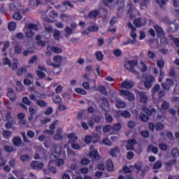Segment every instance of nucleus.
Instances as JSON below:
<instances>
[{"label":"nucleus","mask_w":179,"mask_h":179,"mask_svg":"<svg viewBox=\"0 0 179 179\" xmlns=\"http://www.w3.org/2000/svg\"><path fill=\"white\" fill-rule=\"evenodd\" d=\"M50 159L52 163H55L57 167H61L65 164L66 154L62 151V146L57 145L50 150Z\"/></svg>","instance_id":"1"},{"label":"nucleus","mask_w":179,"mask_h":179,"mask_svg":"<svg viewBox=\"0 0 179 179\" xmlns=\"http://www.w3.org/2000/svg\"><path fill=\"white\" fill-rule=\"evenodd\" d=\"M62 59H64V57L61 55H56L53 57V62L55 63L51 64V65L55 68L53 69L54 75H58V73L62 72V69L60 68L61 65H62Z\"/></svg>","instance_id":"2"},{"label":"nucleus","mask_w":179,"mask_h":179,"mask_svg":"<svg viewBox=\"0 0 179 179\" xmlns=\"http://www.w3.org/2000/svg\"><path fill=\"white\" fill-rule=\"evenodd\" d=\"M136 66H138V60H129L124 62V68L139 78V72L135 70Z\"/></svg>","instance_id":"3"},{"label":"nucleus","mask_w":179,"mask_h":179,"mask_svg":"<svg viewBox=\"0 0 179 179\" xmlns=\"http://www.w3.org/2000/svg\"><path fill=\"white\" fill-rule=\"evenodd\" d=\"M1 116L5 120V121L8 122L6 124V128H7V129H10L12 125L16 124V121H15V120H13V118L12 117L10 112H8V110H3V112H1Z\"/></svg>","instance_id":"4"},{"label":"nucleus","mask_w":179,"mask_h":179,"mask_svg":"<svg viewBox=\"0 0 179 179\" xmlns=\"http://www.w3.org/2000/svg\"><path fill=\"white\" fill-rule=\"evenodd\" d=\"M37 30H38V27L35 24H28L25 27L24 31L27 37H33Z\"/></svg>","instance_id":"5"},{"label":"nucleus","mask_w":179,"mask_h":179,"mask_svg":"<svg viewBox=\"0 0 179 179\" xmlns=\"http://www.w3.org/2000/svg\"><path fill=\"white\" fill-rule=\"evenodd\" d=\"M143 113H141L139 115V117L141 121H143V122H146L149 121V116L152 115L153 113H156V109H152L151 110H150L149 109H148V108H143Z\"/></svg>","instance_id":"6"},{"label":"nucleus","mask_w":179,"mask_h":179,"mask_svg":"<svg viewBox=\"0 0 179 179\" xmlns=\"http://www.w3.org/2000/svg\"><path fill=\"white\" fill-rule=\"evenodd\" d=\"M119 92L120 96H122V97H126L127 100H129V101H134L135 100V94L129 90H120Z\"/></svg>","instance_id":"7"},{"label":"nucleus","mask_w":179,"mask_h":179,"mask_svg":"<svg viewBox=\"0 0 179 179\" xmlns=\"http://www.w3.org/2000/svg\"><path fill=\"white\" fill-rule=\"evenodd\" d=\"M156 82V79H155V77L152 76H148L145 77V80L144 81L145 87L146 89H150L152 87V85L153 83Z\"/></svg>","instance_id":"8"},{"label":"nucleus","mask_w":179,"mask_h":179,"mask_svg":"<svg viewBox=\"0 0 179 179\" xmlns=\"http://www.w3.org/2000/svg\"><path fill=\"white\" fill-rule=\"evenodd\" d=\"M90 150H91V152H90V157L91 159H94V160L100 159V155H99L97 149L94 148V145L90 146Z\"/></svg>","instance_id":"9"},{"label":"nucleus","mask_w":179,"mask_h":179,"mask_svg":"<svg viewBox=\"0 0 179 179\" xmlns=\"http://www.w3.org/2000/svg\"><path fill=\"white\" fill-rule=\"evenodd\" d=\"M34 159H44L45 160H47L45 150L42 147H40L39 150L34 155Z\"/></svg>","instance_id":"10"},{"label":"nucleus","mask_w":179,"mask_h":179,"mask_svg":"<svg viewBox=\"0 0 179 179\" xmlns=\"http://www.w3.org/2000/svg\"><path fill=\"white\" fill-rule=\"evenodd\" d=\"M115 117L116 118L120 117H123V118H131V113L128 110H119L116 112Z\"/></svg>","instance_id":"11"},{"label":"nucleus","mask_w":179,"mask_h":179,"mask_svg":"<svg viewBox=\"0 0 179 179\" xmlns=\"http://www.w3.org/2000/svg\"><path fill=\"white\" fill-rule=\"evenodd\" d=\"M136 94H137L141 103H147L148 102V96L145 92H139L138 90L135 91Z\"/></svg>","instance_id":"12"},{"label":"nucleus","mask_w":179,"mask_h":179,"mask_svg":"<svg viewBox=\"0 0 179 179\" xmlns=\"http://www.w3.org/2000/svg\"><path fill=\"white\" fill-rule=\"evenodd\" d=\"M173 86H174V81L171 78H166V83L162 84L164 90H169L170 87H173Z\"/></svg>","instance_id":"13"},{"label":"nucleus","mask_w":179,"mask_h":179,"mask_svg":"<svg viewBox=\"0 0 179 179\" xmlns=\"http://www.w3.org/2000/svg\"><path fill=\"white\" fill-rule=\"evenodd\" d=\"M135 85V83L131 80H126L121 84V87L123 89H132L134 86Z\"/></svg>","instance_id":"14"},{"label":"nucleus","mask_w":179,"mask_h":179,"mask_svg":"<svg viewBox=\"0 0 179 179\" xmlns=\"http://www.w3.org/2000/svg\"><path fill=\"white\" fill-rule=\"evenodd\" d=\"M163 128H164V125L162 123H157L156 124L153 123L149 124V129L152 131H155V129L160 131V129H163Z\"/></svg>","instance_id":"15"},{"label":"nucleus","mask_w":179,"mask_h":179,"mask_svg":"<svg viewBox=\"0 0 179 179\" xmlns=\"http://www.w3.org/2000/svg\"><path fill=\"white\" fill-rule=\"evenodd\" d=\"M146 23H148V20H146L145 18H138L134 22V24L136 26V27H142L143 26H145Z\"/></svg>","instance_id":"16"},{"label":"nucleus","mask_w":179,"mask_h":179,"mask_svg":"<svg viewBox=\"0 0 179 179\" xmlns=\"http://www.w3.org/2000/svg\"><path fill=\"white\" fill-rule=\"evenodd\" d=\"M31 169H34V170H41L43 167H44V164L42 162H39L37 161H34L31 164Z\"/></svg>","instance_id":"17"},{"label":"nucleus","mask_w":179,"mask_h":179,"mask_svg":"<svg viewBox=\"0 0 179 179\" xmlns=\"http://www.w3.org/2000/svg\"><path fill=\"white\" fill-rule=\"evenodd\" d=\"M94 85L91 89L96 92V90H99L102 94H107V92L106 91V87L103 85H100L99 87H96V81H94Z\"/></svg>","instance_id":"18"},{"label":"nucleus","mask_w":179,"mask_h":179,"mask_svg":"<svg viewBox=\"0 0 179 179\" xmlns=\"http://www.w3.org/2000/svg\"><path fill=\"white\" fill-rule=\"evenodd\" d=\"M45 35H43L44 38H51V32H52V26L49 25L47 26V24H45Z\"/></svg>","instance_id":"19"},{"label":"nucleus","mask_w":179,"mask_h":179,"mask_svg":"<svg viewBox=\"0 0 179 179\" xmlns=\"http://www.w3.org/2000/svg\"><path fill=\"white\" fill-rule=\"evenodd\" d=\"M59 121H55L50 127V130H46L45 134H48V135H54V129H55V126L58 125Z\"/></svg>","instance_id":"20"},{"label":"nucleus","mask_w":179,"mask_h":179,"mask_svg":"<svg viewBox=\"0 0 179 179\" xmlns=\"http://www.w3.org/2000/svg\"><path fill=\"white\" fill-rule=\"evenodd\" d=\"M94 121L96 123L100 122V117L99 116H92L91 119L88 120V124L91 128L94 127Z\"/></svg>","instance_id":"21"},{"label":"nucleus","mask_w":179,"mask_h":179,"mask_svg":"<svg viewBox=\"0 0 179 179\" xmlns=\"http://www.w3.org/2000/svg\"><path fill=\"white\" fill-rule=\"evenodd\" d=\"M7 96L9 97L10 101H15L16 100V94L12 88H9L7 92Z\"/></svg>","instance_id":"22"},{"label":"nucleus","mask_w":179,"mask_h":179,"mask_svg":"<svg viewBox=\"0 0 179 179\" xmlns=\"http://www.w3.org/2000/svg\"><path fill=\"white\" fill-rule=\"evenodd\" d=\"M167 23L168 24H171V26L169 27L168 28V31L170 33H174V31H177V30H178V24L170 22H168Z\"/></svg>","instance_id":"23"},{"label":"nucleus","mask_w":179,"mask_h":179,"mask_svg":"<svg viewBox=\"0 0 179 179\" xmlns=\"http://www.w3.org/2000/svg\"><path fill=\"white\" fill-rule=\"evenodd\" d=\"M62 128H58L53 138L55 141H62Z\"/></svg>","instance_id":"24"},{"label":"nucleus","mask_w":179,"mask_h":179,"mask_svg":"<svg viewBox=\"0 0 179 179\" xmlns=\"http://www.w3.org/2000/svg\"><path fill=\"white\" fill-rule=\"evenodd\" d=\"M136 145V139H130L128 141V143L126 146L127 150H134V146Z\"/></svg>","instance_id":"25"},{"label":"nucleus","mask_w":179,"mask_h":179,"mask_svg":"<svg viewBox=\"0 0 179 179\" xmlns=\"http://www.w3.org/2000/svg\"><path fill=\"white\" fill-rule=\"evenodd\" d=\"M37 97H39L40 99H43L44 95L38 94V92L37 91H34V94L31 93V94H29L30 100H36Z\"/></svg>","instance_id":"26"},{"label":"nucleus","mask_w":179,"mask_h":179,"mask_svg":"<svg viewBox=\"0 0 179 179\" xmlns=\"http://www.w3.org/2000/svg\"><path fill=\"white\" fill-rule=\"evenodd\" d=\"M38 69H40V71H37L38 76L41 78H45V73H44L41 71H44L45 72V71H47V69H45L44 66H38Z\"/></svg>","instance_id":"27"},{"label":"nucleus","mask_w":179,"mask_h":179,"mask_svg":"<svg viewBox=\"0 0 179 179\" xmlns=\"http://www.w3.org/2000/svg\"><path fill=\"white\" fill-rule=\"evenodd\" d=\"M115 106L117 108H125L127 103L120 99H117Z\"/></svg>","instance_id":"28"},{"label":"nucleus","mask_w":179,"mask_h":179,"mask_svg":"<svg viewBox=\"0 0 179 179\" xmlns=\"http://www.w3.org/2000/svg\"><path fill=\"white\" fill-rule=\"evenodd\" d=\"M134 3H140L141 9H143V6H148V3L150 1V0H133Z\"/></svg>","instance_id":"29"},{"label":"nucleus","mask_w":179,"mask_h":179,"mask_svg":"<svg viewBox=\"0 0 179 179\" xmlns=\"http://www.w3.org/2000/svg\"><path fill=\"white\" fill-rule=\"evenodd\" d=\"M128 27L131 30V37H132V38H136V34L135 33V31H136V28H135L131 22L128 23Z\"/></svg>","instance_id":"30"},{"label":"nucleus","mask_w":179,"mask_h":179,"mask_svg":"<svg viewBox=\"0 0 179 179\" xmlns=\"http://www.w3.org/2000/svg\"><path fill=\"white\" fill-rule=\"evenodd\" d=\"M68 139H69L70 143H75L78 141V136L75 133H71L68 135Z\"/></svg>","instance_id":"31"},{"label":"nucleus","mask_w":179,"mask_h":179,"mask_svg":"<svg viewBox=\"0 0 179 179\" xmlns=\"http://www.w3.org/2000/svg\"><path fill=\"white\" fill-rule=\"evenodd\" d=\"M106 168L108 171L113 172L114 171V164L111 159H108L106 162Z\"/></svg>","instance_id":"32"},{"label":"nucleus","mask_w":179,"mask_h":179,"mask_svg":"<svg viewBox=\"0 0 179 179\" xmlns=\"http://www.w3.org/2000/svg\"><path fill=\"white\" fill-rule=\"evenodd\" d=\"M14 146L19 148L22 145V138L20 137H14L13 139Z\"/></svg>","instance_id":"33"},{"label":"nucleus","mask_w":179,"mask_h":179,"mask_svg":"<svg viewBox=\"0 0 179 179\" xmlns=\"http://www.w3.org/2000/svg\"><path fill=\"white\" fill-rule=\"evenodd\" d=\"M36 41L39 47H45V42L41 40V36L37 35L36 36Z\"/></svg>","instance_id":"34"},{"label":"nucleus","mask_w":179,"mask_h":179,"mask_svg":"<svg viewBox=\"0 0 179 179\" xmlns=\"http://www.w3.org/2000/svg\"><path fill=\"white\" fill-rule=\"evenodd\" d=\"M102 108H103V110H105L106 111H108V106H110V104L108 103V99H107V98H103L102 99Z\"/></svg>","instance_id":"35"},{"label":"nucleus","mask_w":179,"mask_h":179,"mask_svg":"<svg viewBox=\"0 0 179 179\" xmlns=\"http://www.w3.org/2000/svg\"><path fill=\"white\" fill-rule=\"evenodd\" d=\"M155 29L156 30V33L158 37H162V36H164V32H163V29H162V27H159V25H155Z\"/></svg>","instance_id":"36"},{"label":"nucleus","mask_w":179,"mask_h":179,"mask_svg":"<svg viewBox=\"0 0 179 179\" xmlns=\"http://www.w3.org/2000/svg\"><path fill=\"white\" fill-rule=\"evenodd\" d=\"M99 15H100V11L94 10L89 13V17H90V19H96Z\"/></svg>","instance_id":"37"},{"label":"nucleus","mask_w":179,"mask_h":179,"mask_svg":"<svg viewBox=\"0 0 179 179\" xmlns=\"http://www.w3.org/2000/svg\"><path fill=\"white\" fill-rule=\"evenodd\" d=\"M19 65V61L17 59H13L12 63H10V67L12 68L13 71H16L17 69V66Z\"/></svg>","instance_id":"38"},{"label":"nucleus","mask_w":179,"mask_h":179,"mask_svg":"<svg viewBox=\"0 0 179 179\" xmlns=\"http://www.w3.org/2000/svg\"><path fill=\"white\" fill-rule=\"evenodd\" d=\"M87 31H90L91 33H94L96 31H99V27L97 25L93 24L92 25H90L87 28Z\"/></svg>","instance_id":"39"},{"label":"nucleus","mask_w":179,"mask_h":179,"mask_svg":"<svg viewBox=\"0 0 179 179\" xmlns=\"http://www.w3.org/2000/svg\"><path fill=\"white\" fill-rule=\"evenodd\" d=\"M110 156H113V157H116L117 156V153H120V148H118L117 147L115 148L114 149H112L110 152H109Z\"/></svg>","instance_id":"40"},{"label":"nucleus","mask_w":179,"mask_h":179,"mask_svg":"<svg viewBox=\"0 0 179 179\" xmlns=\"http://www.w3.org/2000/svg\"><path fill=\"white\" fill-rule=\"evenodd\" d=\"M51 51H52V52H55V54H62V48L57 46L52 47Z\"/></svg>","instance_id":"41"},{"label":"nucleus","mask_w":179,"mask_h":179,"mask_svg":"<svg viewBox=\"0 0 179 179\" xmlns=\"http://www.w3.org/2000/svg\"><path fill=\"white\" fill-rule=\"evenodd\" d=\"M8 27L10 31H13V30H16V27H17L16 22H9Z\"/></svg>","instance_id":"42"},{"label":"nucleus","mask_w":179,"mask_h":179,"mask_svg":"<svg viewBox=\"0 0 179 179\" xmlns=\"http://www.w3.org/2000/svg\"><path fill=\"white\" fill-rule=\"evenodd\" d=\"M52 161H50L48 164V169L50 170V173H53V174H55L57 173V169L54 166H52Z\"/></svg>","instance_id":"43"},{"label":"nucleus","mask_w":179,"mask_h":179,"mask_svg":"<svg viewBox=\"0 0 179 179\" xmlns=\"http://www.w3.org/2000/svg\"><path fill=\"white\" fill-rule=\"evenodd\" d=\"M173 3L175 9V12L177 15H179V1L178 0H173Z\"/></svg>","instance_id":"44"},{"label":"nucleus","mask_w":179,"mask_h":179,"mask_svg":"<svg viewBox=\"0 0 179 179\" xmlns=\"http://www.w3.org/2000/svg\"><path fill=\"white\" fill-rule=\"evenodd\" d=\"M23 50V48L20 45H16L14 46V51L15 54H22V51Z\"/></svg>","instance_id":"45"},{"label":"nucleus","mask_w":179,"mask_h":179,"mask_svg":"<svg viewBox=\"0 0 179 179\" xmlns=\"http://www.w3.org/2000/svg\"><path fill=\"white\" fill-rule=\"evenodd\" d=\"M91 136L92 138V143H96L100 141V136L98 134L94 133Z\"/></svg>","instance_id":"46"},{"label":"nucleus","mask_w":179,"mask_h":179,"mask_svg":"<svg viewBox=\"0 0 179 179\" xmlns=\"http://www.w3.org/2000/svg\"><path fill=\"white\" fill-rule=\"evenodd\" d=\"M16 90L17 92H22L23 90V84L21 81H16Z\"/></svg>","instance_id":"47"},{"label":"nucleus","mask_w":179,"mask_h":179,"mask_svg":"<svg viewBox=\"0 0 179 179\" xmlns=\"http://www.w3.org/2000/svg\"><path fill=\"white\" fill-rule=\"evenodd\" d=\"M75 92L78 93V94H87V92L82 88H76L75 89Z\"/></svg>","instance_id":"48"},{"label":"nucleus","mask_w":179,"mask_h":179,"mask_svg":"<svg viewBox=\"0 0 179 179\" xmlns=\"http://www.w3.org/2000/svg\"><path fill=\"white\" fill-rule=\"evenodd\" d=\"M11 135H12V132H10L8 130L3 131V138H5V139H9V138H10Z\"/></svg>","instance_id":"49"},{"label":"nucleus","mask_w":179,"mask_h":179,"mask_svg":"<svg viewBox=\"0 0 179 179\" xmlns=\"http://www.w3.org/2000/svg\"><path fill=\"white\" fill-rule=\"evenodd\" d=\"M152 150V153L157 154L159 153V149L157 147H153V145H150L148 146V151Z\"/></svg>","instance_id":"50"},{"label":"nucleus","mask_w":179,"mask_h":179,"mask_svg":"<svg viewBox=\"0 0 179 179\" xmlns=\"http://www.w3.org/2000/svg\"><path fill=\"white\" fill-rule=\"evenodd\" d=\"M26 72H27L26 67H22L17 70V75H18V76H22V75H23V73H26Z\"/></svg>","instance_id":"51"},{"label":"nucleus","mask_w":179,"mask_h":179,"mask_svg":"<svg viewBox=\"0 0 179 179\" xmlns=\"http://www.w3.org/2000/svg\"><path fill=\"white\" fill-rule=\"evenodd\" d=\"M31 6H38V5H41V1L40 0H31L30 1Z\"/></svg>","instance_id":"52"},{"label":"nucleus","mask_w":179,"mask_h":179,"mask_svg":"<svg viewBox=\"0 0 179 179\" xmlns=\"http://www.w3.org/2000/svg\"><path fill=\"white\" fill-rule=\"evenodd\" d=\"M60 17L62 20H63V22H69V20H71V16L67 15L66 14L61 15Z\"/></svg>","instance_id":"53"},{"label":"nucleus","mask_w":179,"mask_h":179,"mask_svg":"<svg viewBox=\"0 0 179 179\" xmlns=\"http://www.w3.org/2000/svg\"><path fill=\"white\" fill-rule=\"evenodd\" d=\"M113 127V131H120L122 128L121 123H115Z\"/></svg>","instance_id":"54"},{"label":"nucleus","mask_w":179,"mask_h":179,"mask_svg":"<svg viewBox=\"0 0 179 179\" xmlns=\"http://www.w3.org/2000/svg\"><path fill=\"white\" fill-rule=\"evenodd\" d=\"M134 167L137 171H141L142 170V167H143V164L142 162H138L135 164Z\"/></svg>","instance_id":"55"},{"label":"nucleus","mask_w":179,"mask_h":179,"mask_svg":"<svg viewBox=\"0 0 179 179\" xmlns=\"http://www.w3.org/2000/svg\"><path fill=\"white\" fill-rule=\"evenodd\" d=\"M102 143L103 145H106V146H113V143H111V141L108 138H106L102 141Z\"/></svg>","instance_id":"56"},{"label":"nucleus","mask_w":179,"mask_h":179,"mask_svg":"<svg viewBox=\"0 0 179 179\" xmlns=\"http://www.w3.org/2000/svg\"><path fill=\"white\" fill-rule=\"evenodd\" d=\"M111 131H113V129L111 125H106L103 128V132H111Z\"/></svg>","instance_id":"57"},{"label":"nucleus","mask_w":179,"mask_h":179,"mask_svg":"<svg viewBox=\"0 0 179 179\" xmlns=\"http://www.w3.org/2000/svg\"><path fill=\"white\" fill-rule=\"evenodd\" d=\"M52 101L56 103V104H59V103L62 101V98H61V96L59 95H57L56 96L53 97Z\"/></svg>","instance_id":"58"},{"label":"nucleus","mask_w":179,"mask_h":179,"mask_svg":"<svg viewBox=\"0 0 179 179\" xmlns=\"http://www.w3.org/2000/svg\"><path fill=\"white\" fill-rule=\"evenodd\" d=\"M22 17L23 16H22V14H20L19 12H17L13 15V19L15 20H22Z\"/></svg>","instance_id":"59"},{"label":"nucleus","mask_w":179,"mask_h":179,"mask_svg":"<svg viewBox=\"0 0 179 179\" xmlns=\"http://www.w3.org/2000/svg\"><path fill=\"white\" fill-rule=\"evenodd\" d=\"M11 10H20V8L17 6V3H12L9 6Z\"/></svg>","instance_id":"60"},{"label":"nucleus","mask_w":179,"mask_h":179,"mask_svg":"<svg viewBox=\"0 0 179 179\" xmlns=\"http://www.w3.org/2000/svg\"><path fill=\"white\" fill-rule=\"evenodd\" d=\"M59 37H61V32L57 29L55 30L54 31V38L55 40H59Z\"/></svg>","instance_id":"61"},{"label":"nucleus","mask_w":179,"mask_h":179,"mask_svg":"<svg viewBox=\"0 0 179 179\" xmlns=\"http://www.w3.org/2000/svg\"><path fill=\"white\" fill-rule=\"evenodd\" d=\"M92 139H93V138L92 137V136H86L85 139V142L87 145H89L90 143L93 142Z\"/></svg>","instance_id":"62"},{"label":"nucleus","mask_w":179,"mask_h":179,"mask_svg":"<svg viewBox=\"0 0 179 179\" xmlns=\"http://www.w3.org/2000/svg\"><path fill=\"white\" fill-rule=\"evenodd\" d=\"M96 59L98 61H103V53L100 51L96 52Z\"/></svg>","instance_id":"63"},{"label":"nucleus","mask_w":179,"mask_h":179,"mask_svg":"<svg viewBox=\"0 0 179 179\" xmlns=\"http://www.w3.org/2000/svg\"><path fill=\"white\" fill-rule=\"evenodd\" d=\"M171 153H172V156H173V157H178V156H179V151L178 149L175 148V149L172 150Z\"/></svg>","instance_id":"64"}]
</instances>
